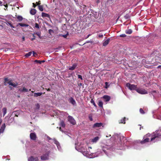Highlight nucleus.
<instances>
[{"label":"nucleus","instance_id":"obj_1","mask_svg":"<svg viewBox=\"0 0 161 161\" xmlns=\"http://www.w3.org/2000/svg\"><path fill=\"white\" fill-rule=\"evenodd\" d=\"M145 136L146 137L151 136V141H153L155 139L156 140H159V139H161V133L159 132L157 130L155 132H153L152 135L148 134H147Z\"/></svg>","mask_w":161,"mask_h":161},{"label":"nucleus","instance_id":"obj_2","mask_svg":"<svg viewBox=\"0 0 161 161\" xmlns=\"http://www.w3.org/2000/svg\"><path fill=\"white\" fill-rule=\"evenodd\" d=\"M12 80H10L9 79H8L7 78H5L4 79V85L6 86L7 85V84H8L14 87H16L18 85L17 83H13L12 82Z\"/></svg>","mask_w":161,"mask_h":161},{"label":"nucleus","instance_id":"obj_3","mask_svg":"<svg viewBox=\"0 0 161 161\" xmlns=\"http://www.w3.org/2000/svg\"><path fill=\"white\" fill-rule=\"evenodd\" d=\"M126 86L130 90H135L137 88V86L134 84H130L128 83L126 84Z\"/></svg>","mask_w":161,"mask_h":161},{"label":"nucleus","instance_id":"obj_4","mask_svg":"<svg viewBox=\"0 0 161 161\" xmlns=\"http://www.w3.org/2000/svg\"><path fill=\"white\" fill-rule=\"evenodd\" d=\"M50 153V152L48 151L43 154L41 157V159L42 160H48Z\"/></svg>","mask_w":161,"mask_h":161},{"label":"nucleus","instance_id":"obj_5","mask_svg":"<svg viewBox=\"0 0 161 161\" xmlns=\"http://www.w3.org/2000/svg\"><path fill=\"white\" fill-rule=\"evenodd\" d=\"M68 121L71 124L73 125H75L76 124V121L72 116L69 115L68 116Z\"/></svg>","mask_w":161,"mask_h":161},{"label":"nucleus","instance_id":"obj_6","mask_svg":"<svg viewBox=\"0 0 161 161\" xmlns=\"http://www.w3.org/2000/svg\"><path fill=\"white\" fill-rule=\"evenodd\" d=\"M136 91L137 92L141 94H144L147 93V91L144 89L138 88Z\"/></svg>","mask_w":161,"mask_h":161},{"label":"nucleus","instance_id":"obj_7","mask_svg":"<svg viewBox=\"0 0 161 161\" xmlns=\"http://www.w3.org/2000/svg\"><path fill=\"white\" fill-rule=\"evenodd\" d=\"M28 161H39V159L38 157H34L33 156H31L28 159Z\"/></svg>","mask_w":161,"mask_h":161},{"label":"nucleus","instance_id":"obj_8","mask_svg":"<svg viewBox=\"0 0 161 161\" xmlns=\"http://www.w3.org/2000/svg\"><path fill=\"white\" fill-rule=\"evenodd\" d=\"M103 125V124L102 123H95L92 126L93 128H99Z\"/></svg>","mask_w":161,"mask_h":161},{"label":"nucleus","instance_id":"obj_9","mask_svg":"<svg viewBox=\"0 0 161 161\" xmlns=\"http://www.w3.org/2000/svg\"><path fill=\"white\" fill-rule=\"evenodd\" d=\"M30 138L31 139L35 140L36 138V136L35 133H31L30 134Z\"/></svg>","mask_w":161,"mask_h":161},{"label":"nucleus","instance_id":"obj_10","mask_svg":"<svg viewBox=\"0 0 161 161\" xmlns=\"http://www.w3.org/2000/svg\"><path fill=\"white\" fill-rule=\"evenodd\" d=\"M102 98L104 100V101L106 102H108L111 99L109 96L106 95L103 96Z\"/></svg>","mask_w":161,"mask_h":161},{"label":"nucleus","instance_id":"obj_11","mask_svg":"<svg viewBox=\"0 0 161 161\" xmlns=\"http://www.w3.org/2000/svg\"><path fill=\"white\" fill-rule=\"evenodd\" d=\"M69 101L73 105H75L76 104L75 101L72 97H71L69 98Z\"/></svg>","mask_w":161,"mask_h":161},{"label":"nucleus","instance_id":"obj_12","mask_svg":"<svg viewBox=\"0 0 161 161\" xmlns=\"http://www.w3.org/2000/svg\"><path fill=\"white\" fill-rule=\"evenodd\" d=\"M110 40V38H108L103 43V46H107L109 43Z\"/></svg>","mask_w":161,"mask_h":161},{"label":"nucleus","instance_id":"obj_13","mask_svg":"<svg viewBox=\"0 0 161 161\" xmlns=\"http://www.w3.org/2000/svg\"><path fill=\"white\" fill-rule=\"evenodd\" d=\"M149 141V139L148 138H147L145 139L144 140L141 142L140 143L142 144H143L147 142H148Z\"/></svg>","mask_w":161,"mask_h":161},{"label":"nucleus","instance_id":"obj_14","mask_svg":"<svg viewBox=\"0 0 161 161\" xmlns=\"http://www.w3.org/2000/svg\"><path fill=\"white\" fill-rule=\"evenodd\" d=\"M77 66V64H74L72 67H70L69 68V69L71 70H74Z\"/></svg>","mask_w":161,"mask_h":161},{"label":"nucleus","instance_id":"obj_15","mask_svg":"<svg viewBox=\"0 0 161 161\" xmlns=\"http://www.w3.org/2000/svg\"><path fill=\"white\" fill-rule=\"evenodd\" d=\"M43 93L42 92H38V93H34V97H37L40 96Z\"/></svg>","mask_w":161,"mask_h":161},{"label":"nucleus","instance_id":"obj_16","mask_svg":"<svg viewBox=\"0 0 161 161\" xmlns=\"http://www.w3.org/2000/svg\"><path fill=\"white\" fill-rule=\"evenodd\" d=\"M53 141L54 143L56 144L57 147L58 148V147L60 146V144L59 142L56 140L55 138H53Z\"/></svg>","mask_w":161,"mask_h":161},{"label":"nucleus","instance_id":"obj_17","mask_svg":"<svg viewBox=\"0 0 161 161\" xmlns=\"http://www.w3.org/2000/svg\"><path fill=\"white\" fill-rule=\"evenodd\" d=\"M59 125L63 128L65 127V125L64 122L63 120H61L59 123Z\"/></svg>","mask_w":161,"mask_h":161},{"label":"nucleus","instance_id":"obj_18","mask_svg":"<svg viewBox=\"0 0 161 161\" xmlns=\"http://www.w3.org/2000/svg\"><path fill=\"white\" fill-rule=\"evenodd\" d=\"M19 90L21 92H27L28 91V89L25 87H24L22 89L20 88Z\"/></svg>","mask_w":161,"mask_h":161},{"label":"nucleus","instance_id":"obj_19","mask_svg":"<svg viewBox=\"0 0 161 161\" xmlns=\"http://www.w3.org/2000/svg\"><path fill=\"white\" fill-rule=\"evenodd\" d=\"M5 127L6 126L5 124L4 123L3 124L0 129V131L3 132L5 129Z\"/></svg>","mask_w":161,"mask_h":161},{"label":"nucleus","instance_id":"obj_20","mask_svg":"<svg viewBox=\"0 0 161 161\" xmlns=\"http://www.w3.org/2000/svg\"><path fill=\"white\" fill-rule=\"evenodd\" d=\"M42 17H47L50 18V15L47 14L42 13Z\"/></svg>","mask_w":161,"mask_h":161},{"label":"nucleus","instance_id":"obj_21","mask_svg":"<svg viewBox=\"0 0 161 161\" xmlns=\"http://www.w3.org/2000/svg\"><path fill=\"white\" fill-rule=\"evenodd\" d=\"M16 16L17 19H18V21H21L22 20L23 18V17L21 16H19V15L17 16L16 15Z\"/></svg>","mask_w":161,"mask_h":161},{"label":"nucleus","instance_id":"obj_22","mask_svg":"<svg viewBox=\"0 0 161 161\" xmlns=\"http://www.w3.org/2000/svg\"><path fill=\"white\" fill-rule=\"evenodd\" d=\"M36 13V10L35 9H32L30 11V13L32 15H34Z\"/></svg>","mask_w":161,"mask_h":161},{"label":"nucleus","instance_id":"obj_23","mask_svg":"<svg viewBox=\"0 0 161 161\" xmlns=\"http://www.w3.org/2000/svg\"><path fill=\"white\" fill-rule=\"evenodd\" d=\"M125 117H124L123 119H121L120 121H119V123H122L124 124H125Z\"/></svg>","mask_w":161,"mask_h":161},{"label":"nucleus","instance_id":"obj_24","mask_svg":"<svg viewBox=\"0 0 161 161\" xmlns=\"http://www.w3.org/2000/svg\"><path fill=\"white\" fill-rule=\"evenodd\" d=\"M132 30L131 29H127L125 30V32L126 34H130L132 33Z\"/></svg>","mask_w":161,"mask_h":161},{"label":"nucleus","instance_id":"obj_25","mask_svg":"<svg viewBox=\"0 0 161 161\" xmlns=\"http://www.w3.org/2000/svg\"><path fill=\"white\" fill-rule=\"evenodd\" d=\"M35 62L37 63L41 64L42 63H44L45 62V61L44 60L41 61V60H36L35 61Z\"/></svg>","mask_w":161,"mask_h":161},{"label":"nucleus","instance_id":"obj_26","mask_svg":"<svg viewBox=\"0 0 161 161\" xmlns=\"http://www.w3.org/2000/svg\"><path fill=\"white\" fill-rule=\"evenodd\" d=\"M18 25H19L20 26L22 27H27L29 26V25L28 24H25L24 23H19L18 24Z\"/></svg>","mask_w":161,"mask_h":161},{"label":"nucleus","instance_id":"obj_27","mask_svg":"<svg viewBox=\"0 0 161 161\" xmlns=\"http://www.w3.org/2000/svg\"><path fill=\"white\" fill-rule=\"evenodd\" d=\"M99 139L98 137L96 136L92 139V142H96Z\"/></svg>","mask_w":161,"mask_h":161},{"label":"nucleus","instance_id":"obj_28","mask_svg":"<svg viewBox=\"0 0 161 161\" xmlns=\"http://www.w3.org/2000/svg\"><path fill=\"white\" fill-rule=\"evenodd\" d=\"M3 116H4L7 113V108L5 107H4L3 108Z\"/></svg>","mask_w":161,"mask_h":161},{"label":"nucleus","instance_id":"obj_29","mask_svg":"<svg viewBox=\"0 0 161 161\" xmlns=\"http://www.w3.org/2000/svg\"><path fill=\"white\" fill-rule=\"evenodd\" d=\"M93 14H94V17L95 18L97 19L98 18L99 15H98V13H97V12H95L94 13H93Z\"/></svg>","mask_w":161,"mask_h":161},{"label":"nucleus","instance_id":"obj_30","mask_svg":"<svg viewBox=\"0 0 161 161\" xmlns=\"http://www.w3.org/2000/svg\"><path fill=\"white\" fill-rule=\"evenodd\" d=\"M98 106L102 108H103V103L102 101H99L98 104Z\"/></svg>","mask_w":161,"mask_h":161},{"label":"nucleus","instance_id":"obj_31","mask_svg":"<svg viewBox=\"0 0 161 161\" xmlns=\"http://www.w3.org/2000/svg\"><path fill=\"white\" fill-rule=\"evenodd\" d=\"M32 54V52H30L28 53H26L25 55V57H28L30 56L31 54Z\"/></svg>","mask_w":161,"mask_h":161},{"label":"nucleus","instance_id":"obj_32","mask_svg":"<svg viewBox=\"0 0 161 161\" xmlns=\"http://www.w3.org/2000/svg\"><path fill=\"white\" fill-rule=\"evenodd\" d=\"M38 8L39 10L41 11H42L43 10V6L42 5H39L38 6Z\"/></svg>","mask_w":161,"mask_h":161},{"label":"nucleus","instance_id":"obj_33","mask_svg":"<svg viewBox=\"0 0 161 161\" xmlns=\"http://www.w3.org/2000/svg\"><path fill=\"white\" fill-rule=\"evenodd\" d=\"M105 86H104V87L107 89L108 88L109 86V85H108V83L107 82H105Z\"/></svg>","mask_w":161,"mask_h":161},{"label":"nucleus","instance_id":"obj_34","mask_svg":"<svg viewBox=\"0 0 161 161\" xmlns=\"http://www.w3.org/2000/svg\"><path fill=\"white\" fill-rule=\"evenodd\" d=\"M91 102L93 104L95 107H97V105L95 103L94 100L92 99H91Z\"/></svg>","mask_w":161,"mask_h":161},{"label":"nucleus","instance_id":"obj_35","mask_svg":"<svg viewBox=\"0 0 161 161\" xmlns=\"http://www.w3.org/2000/svg\"><path fill=\"white\" fill-rule=\"evenodd\" d=\"M140 112L141 114H144L145 113V112L144 111L142 108H140Z\"/></svg>","mask_w":161,"mask_h":161},{"label":"nucleus","instance_id":"obj_36","mask_svg":"<svg viewBox=\"0 0 161 161\" xmlns=\"http://www.w3.org/2000/svg\"><path fill=\"white\" fill-rule=\"evenodd\" d=\"M35 34H36L40 38L41 37V32H36L35 33Z\"/></svg>","mask_w":161,"mask_h":161},{"label":"nucleus","instance_id":"obj_37","mask_svg":"<svg viewBox=\"0 0 161 161\" xmlns=\"http://www.w3.org/2000/svg\"><path fill=\"white\" fill-rule=\"evenodd\" d=\"M69 35V34L68 33H67L66 34L64 35H61V36H62V37H64V38H66L67 37L68 35Z\"/></svg>","mask_w":161,"mask_h":161},{"label":"nucleus","instance_id":"obj_38","mask_svg":"<svg viewBox=\"0 0 161 161\" xmlns=\"http://www.w3.org/2000/svg\"><path fill=\"white\" fill-rule=\"evenodd\" d=\"M36 108L37 109H39L40 107V105L39 103H37L36 104Z\"/></svg>","mask_w":161,"mask_h":161},{"label":"nucleus","instance_id":"obj_39","mask_svg":"<svg viewBox=\"0 0 161 161\" xmlns=\"http://www.w3.org/2000/svg\"><path fill=\"white\" fill-rule=\"evenodd\" d=\"M119 36L120 37H125L126 36V35L125 34H122L120 35Z\"/></svg>","mask_w":161,"mask_h":161},{"label":"nucleus","instance_id":"obj_40","mask_svg":"<svg viewBox=\"0 0 161 161\" xmlns=\"http://www.w3.org/2000/svg\"><path fill=\"white\" fill-rule=\"evenodd\" d=\"M89 118L91 121H92L93 120L92 116L91 115H90L89 116Z\"/></svg>","mask_w":161,"mask_h":161},{"label":"nucleus","instance_id":"obj_41","mask_svg":"<svg viewBox=\"0 0 161 161\" xmlns=\"http://www.w3.org/2000/svg\"><path fill=\"white\" fill-rule=\"evenodd\" d=\"M35 27L39 29V25L38 24H37V23H36Z\"/></svg>","mask_w":161,"mask_h":161},{"label":"nucleus","instance_id":"obj_42","mask_svg":"<svg viewBox=\"0 0 161 161\" xmlns=\"http://www.w3.org/2000/svg\"><path fill=\"white\" fill-rule=\"evenodd\" d=\"M157 91H153L150 92V93L153 95L154 96V94Z\"/></svg>","mask_w":161,"mask_h":161},{"label":"nucleus","instance_id":"obj_43","mask_svg":"<svg viewBox=\"0 0 161 161\" xmlns=\"http://www.w3.org/2000/svg\"><path fill=\"white\" fill-rule=\"evenodd\" d=\"M126 19H128L129 18V16L128 14H126L124 17Z\"/></svg>","mask_w":161,"mask_h":161},{"label":"nucleus","instance_id":"obj_44","mask_svg":"<svg viewBox=\"0 0 161 161\" xmlns=\"http://www.w3.org/2000/svg\"><path fill=\"white\" fill-rule=\"evenodd\" d=\"M78 78L80 79L81 80H83L82 76L81 75H78Z\"/></svg>","mask_w":161,"mask_h":161},{"label":"nucleus","instance_id":"obj_45","mask_svg":"<svg viewBox=\"0 0 161 161\" xmlns=\"http://www.w3.org/2000/svg\"><path fill=\"white\" fill-rule=\"evenodd\" d=\"M48 32H49V33L51 34V32H53V31L52 30V29H49V30H48Z\"/></svg>","mask_w":161,"mask_h":161},{"label":"nucleus","instance_id":"obj_46","mask_svg":"<svg viewBox=\"0 0 161 161\" xmlns=\"http://www.w3.org/2000/svg\"><path fill=\"white\" fill-rule=\"evenodd\" d=\"M32 52L33 53V56H36V55H37L36 53V52H35L33 51L32 52Z\"/></svg>","mask_w":161,"mask_h":161},{"label":"nucleus","instance_id":"obj_47","mask_svg":"<svg viewBox=\"0 0 161 161\" xmlns=\"http://www.w3.org/2000/svg\"><path fill=\"white\" fill-rule=\"evenodd\" d=\"M33 38H32V40H34L35 39V36L34 35V34H33Z\"/></svg>","mask_w":161,"mask_h":161},{"label":"nucleus","instance_id":"obj_48","mask_svg":"<svg viewBox=\"0 0 161 161\" xmlns=\"http://www.w3.org/2000/svg\"><path fill=\"white\" fill-rule=\"evenodd\" d=\"M78 85L80 87V86H82V83H78Z\"/></svg>","mask_w":161,"mask_h":161},{"label":"nucleus","instance_id":"obj_49","mask_svg":"<svg viewBox=\"0 0 161 161\" xmlns=\"http://www.w3.org/2000/svg\"><path fill=\"white\" fill-rule=\"evenodd\" d=\"M40 1H38V2H36V3L37 5H39L40 4Z\"/></svg>","mask_w":161,"mask_h":161},{"label":"nucleus","instance_id":"obj_50","mask_svg":"<svg viewBox=\"0 0 161 161\" xmlns=\"http://www.w3.org/2000/svg\"><path fill=\"white\" fill-rule=\"evenodd\" d=\"M98 36L99 37H103V35L102 34L99 35Z\"/></svg>","mask_w":161,"mask_h":161},{"label":"nucleus","instance_id":"obj_51","mask_svg":"<svg viewBox=\"0 0 161 161\" xmlns=\"http://www.w3.org/2000/svg\"><path fill=\"white\" fill-rule=\"evenodd\" d=\"M47 139H48V140H51V139H52V138H51L50 137H49V136H47Z\"/></svg>","mask_w":161,"mask_h":161},{"label":"nucleus","instance_id":"obj_52","mask_svg":"<svg viewBox=\"0 0 161 161\" xmlns=\"http://www.w3.org/2000/svg\"><path fill=\"white\" fill-rule=\"evenodd\" d=\"M33 6L34 8H35L36 6V5L34 3H33Z\"/></svg>","mask_w":161,"mask_h":161},{"label":"nucleus","instance_id":"obj_53","mask_svg":"<svg viewBox=\"0 0 161 161\" xmlns=\"http://www.w3.org/2000/svg\"><path fill=\"white\" fill-rule=\"evenodd\" d=\"M100 2V0H97L96 1V3L97 4H98Z\"/></svg>","mask_w":161,"mask_h":161},{"label":"nucleus","instance_id":"obj_54","mask_svg":"<svg viewBox=\"0 0 161 161\" xmlns=\"http://www.w3.org/2000/svg\"><path fill=\"white\" fill-rule=\"evenodd\" d=\"M46 90H47V91H50L51 90V89L50 88H45Z\"/></svg>","mask_w":161,"mask_h":161},{"label":"nucleus","instance_id":"obj_55","mask_svg":"<svg viewBox=\"0 0 161 161\" xmlns=\"http://www.w3.org/2000/svg\"><path fill=\"white\" fill-rule=\"evenodd\" d=\"M102 148H103V151L105 153H106L105 149H104V147H102Z\"/></svg>","mask_w":161,"mask_h":161},{"label":"nucleus","instance_id":"obj_56","mask_svg":"<svg viewBox=\"0 0 161 161\" xmlns=\"http://www.w3.org/2000/svg\"><path fill=\"white\" fill-rule=\"evenodd\" d=\"M2 2L0 1V5H2Z\"/></svg>","mask_w":161,"mask_h":161},{"label":"nucleus","instance_id":"obj_57","mask_svg":"<svg viewBox=\"0 0 161 161\" xmlns=\"http://www.w3.org/2000/svg\"><path fill=\"white\" fill-rule=\"evenodd\" d=\"M2 122V120L0 119V125L1 124Z\"/></svg>","mask_w":161,"mask_h":161},{"label":"nucleus","instance_id":"obj_58","mask_svg":"<svg viewBox=\"0 0 161 161\" xmlns=\"http://www.w3.org/2000/svg\"><path fill=\"white\" fill-rule=\"evenodd\" d=\"M158 68H161V65H159L158 67Z\"/></svg>","mask_w":161,"mask_h":161},{"label":"nucleus","instance_id":"obj_59","mask_svg":"<svg viewBox=\"0 0 161 161\" xmlns=\"http://www.w3.org/2000/svg\"><path fill=\"white\" fill-rule=\"evenodd\" d=\"M142 128L143 129V127H140V130H141V129Z\"/></svg>","mask_w":161,"mask_h":161},{"label":"nucleus","instance_id":"obj_60","mask_svg":"<svg viewBox=\"0 0 161 161\" xmlns=\"http://www.w3.org/2000/svg\"><path fill=\"white\" fill-rule=\"evenodd\" d=\"M22 39H23V41H25V37H23V38H22Z\"/></svg>","mask_w":161,"mask_h":161},{"label":"nucleus","instance_id":"obj_61","mask_svg":"<svg viewBox=\"0 0 161 161\" xmlns=\"http://www.w3.org/2000/svg\"><path fill=\"white\" fill-rule=\"evenodd\" d=\"M59 130H60V131H62L61 128V127H59Z\"/></svg>","mask_w":161,"mask_h":161},{"label":"nucleus","instance_id":"obj_62","mask_svg":"<svg viewBox=\"0 0 161 161\" xmlns=\"http://www.w3.org/2000/svg\"><path fill=\"white\" fill-rule=\"evenodd\" d=\"M10 26H11L12 27H13V28H14V26H13L12 25H10Z\"/></svg>","mask_w":161,"mask_h":161},{"label":"nucleus","instance_id":"obj_63","mask_svg":"<svg viewBox=\"0 0 161 161\" xmlns=\"http://www.w3.org/2000/svg\"><path fill=\"white\" fill-rule=\"evenodd\" d=\"M5 7L7 8L8 5H5Z\"/></svg>","mask_w":161,"mask_h":161},{"label":"nucleus","instance_id":"obj_64","mask_svg":"<svg viewBox=\"0 0 161 161\" xmlns=\"http://www.w3.org/2000/svg\"><path fill=\"white\" fill-rule=\"evenodd\" d=\"M15 115L16 116L18 117V115L17 114H15Z\"/></svg>","mask_w":161,"mask_h":161}]
</instances>
